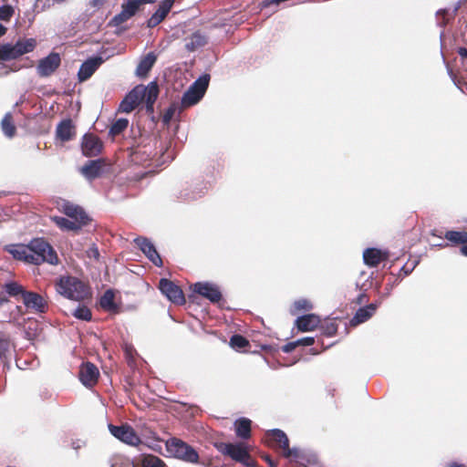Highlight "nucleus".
I'll list each match as a JSON object with an SVG mask.
<instances>
[{
	"instance_id": "1",
	"label": "nucleus",
	"mask_w": 467,
	"mask_h": 467,
	"mask_svg": "<svg viewBox=\"0 0 467 467\" xmlns=\"http://www.w3.org/2000/svg\"><path fill=\"white\" fill-rule=\"evenodd\" d=\"M56 291L64 297L81 301L90 296L88 286L75 276L64 275L56 282Z\"/></svg>"
},
{
	"instance_id": "2",
	"label": "nucleus",
	"mask_w": 467,
	"mask_h": 467,
	"mask_svg": "<svg viewBox=\"0 0 467 467\" xmlns=\"http://www.w3.org/2000/svg\"><path fill=\"white\" fill-rule=\"evenodd\" d=\"M31 252V264L41 265L48 263L50 265L57 264V255L52 246L44 239L36 238L29 243Z\"/></svg>"
},
{
	"instance_id": "3",
	"label": "nucleus",
	"mask_w": 467,
	"mask_h": 467,
	"mask_svg": "<svg viewBox=\"0 0 467 467\" xmlns=\"http://www.w3.org/2000/svg\"><path fill=\"white\" fill-rule=\"evenodd\" d=\"M214 447L223 455L246 467H254V460L242 443L215 442Z\"/></svg>"
},
{
	"instance_id": "4",
	"label": "nucleus",
	"mask_w": 467,
	"mask_h": 467,
	"mask_svg": "<svg viewBox=\"0 0 467 467\" xmlns=\"http://www.w3.org/2000/svg\"><path fill=\"white\" fill-rule=\"evenodd\" d=\"M210 76L199 77L184 92L181 100V110L197 104L204 96L209 86Z\"/></svg>"
},
{
	"instance_id": "5",
	"label": "nucleus",
	"mask_w": 467,
	"mask_h": 467,
	"mask_svg": "<svg viewBox=\"0 0 467 467\" xmlns=\"http://www.w3.org/2000/svg\"><path fill=\"white\" fill-rule=\"evenodd\" d=\"M36 46V42L34 38L19 39L16 44H4L0 46V60L8 61L16 59L32 52Z\"/></svg>"
},
{
	"instance_id": "6",
	"label": "nucleus",
	"mask_w": 467,
	"mask_h": 467,
	"mask_svg": "<svg viewBox=\"0 0 467 467\" xmlns=\"http://www.w3.org/2000/svg\"><path fill=\"white\" fill-rule=\"evenodd\" d=\"M167 451L175 458L182 461L197 463L199 454L193 447L177 438H171L166 441Z\"/></svg>"
},
{
	"instance_id": "7",
	"label": "nucleus",
	"mask_w": 467,
	"mask_h": 467,
	"mask_svg": "<svg viewBox=\"0 0 467 467\" xmlns=\"http://www.w3.org/2000/svg\"><path fill=\"white\" fill-rule=\"evenodd\" d=\"M161 292L173 304L183 305L185 298L182 290L173 282L161 278L159 283Z\"/></svg>"
},
{
	"instance_id": "8",
	"label": "nucleus",
	"mask_w": 467,
	"mask_h": 467,
	"mask_svg": "<svg viewBox=\"0 0 467 467\" xmlns=\"http://www.w3.org/2000/svg\"><path fill=\"white\" fill-rule=\"evenodd\" d=\"M145 89L141 85L133 88L129 93L126 94L119 106V111L122 113H130L134 110L142 101V92Z\"/></svg>"
},
{
	"instance_id": "9",
	"label": "nucleus",
	"mask_w": 467,
	"mask_h": 467,
	"mask_svg": "<svg viewBox=\"0 0 467 467\" xmlns=\"http://www.w3.org/2000/svg\"><path fill=\"white\" fill-rule=\"evenodd\" d=\"M192 290L212 303H218L222 299L219 286L213 283L197 282L192 285Z\"/></svg>"
},
{
	"instance_id": "10",
	"label": "nucleus",
	"mask_w": 467,
	"mask_h": 467,
	"mask_svg": "<svg viewBox=\"0 0 467 467\" xmlns=\"http://www.w3.org/2000/svg\"><path fill=\"white\" fill-rule=\"evenodd\" d=\"M109 430L115 438L127 444L137 445L140 442V438L136 435L134 430L127 424L121 426L109 424Z\"/></svg>"
},
{
	"instance_id": "11",
	"label": "nucleus",
	"mask_w": 467,
	"mask_h": 467,
	"mask_svg": "<svg viewBox=\"0 0 467 467\" xmlns=\"http://www.w3.org/2000/svg\"><path fill=\"white\" fill-rule=\"evenodd\" d=\"M61 59L57 53H50L47 57L39 60L36 72L39 77L47 78L52 75L60 66Z\"/></svg>"
},
{
	"instance_id": "12",
	"label": "nucleus",
	"mask_w": 467,
	"mask_h": 467,
	"mask_svg": "<svg viewBox=\"0 0 467 467\" xmlns=\"http://www.w3.org/2000/svg\"><path fill=\"white\" fill-rule=\"evenodd\" d=\"M134 243L140 247L142 253L157 266L162 265V260L155 249L153 244L144 237H138L134 239Z\"/></svg>"
},
{
	"instance_id": "13",
	"label": "nucleus",
	"mask_w": 467,
	"mask_h": 467,
	"mask_svg": "<svg viewBox=\"0 0 467 467\" xmlns=\"http://www.w3.org/2000/svg\"><path fill=\"white\" fill-rule=\"evenodd\" d=\"M175 0H161L157 10L147 21V27L153 28L161 24L171 11Z\"/></svg>"
},
{
	"instance_id": "14",
	"label": "nucleus",
	"mask_w": 467,
	"mask_h": 467,
	"mask_svg": "<svg viewBox=\"0 0 467 467\" xmlns=\"http://www.w3.org/2000/svg\"><path fill=\"white\" fill-rule=\"evenodd\" d=\"M24 305L36 312L44 313L47 309V302L39 294L26 291L22 297Z\"/></svg>"
},
{
	"instance_id": "15",
	"label": "nucleus",
	"mask_w": 467,
	"mask_h": 467,
	"mask_svg": "<svg viewBox=\"0 0 467 467\" xmlns=\"http://www.w3.org/2000/svg\"><path fill=\"white\" fill-rule=\"evenodd\" d=\"M99 375L98 368L90 362L83 364L79 368V379L87 387L93 386L97 382Z\"/></svg>"
},
{
	"instance_id": "16",
	"label": "nucleus",
	"mask_w": 467,
	"mask_h": 467,
	"mask_svg": "<svg viewBox=\"0 0 467 467\" xmlns=\"http://www.w3.org/2000/svg\"><path fill=\"white\" fill-rule=\"evenodd\" d=\"M103 62L104 59L101 57H91L83 62L78 69V79L80 81L88 79Z\"/></svg>"
},
{
	"instance_id": "17",
	"label": "nucleus",
	"mask_w": 467,
	"mask_h": 467,
	"mask_svg": "<svg viewBox=\"0 0 467 467\" xmlns=\"http://www.w3.org/2000/svg\"><path fill=\"white\" fill-rule=\"evenodd\" d=\"M81 149L87 157L97 156L102 150V143L96 136L87 134L83 137Z\"/></svg>"
},
{
	"instance_id": "18",
	"label": "nucleus",
	"mask_w": 467,
	"mask_h": 467,
	"mask_svg": "<svg viewBox=\"0 0 467 467\" xmlns=\"http://www.w3.org/2000/svg\"><path fill=\"white\" fill-rule=\"evenodd\" d=\"M266 437L270 446L274 448H279L283 451L289 445L288 437L283 431L279 429H273L268 431L266 432Z\"/></svg>"
},
{
	"instance_id": "19",
	"label": "nucleus",
	"mask_w": 467,
	"mask_h": 467,
	"mask_svg": "<svg viewBox=\"0 0 467 467\" xmlns=\"http://www.w3.org/2000/svg\"><path fill=\"white\" fill-rule=\"evenodd\" d=\"M320 323V318L315 314L298 317L296 319V327L301 332L313 331Z\"/></svg>"
},
{
	"instance_id": "20",
	"label": "nucleus",
	"mask_w": 467,
	"mask_h": 467,
	"mask_svg": "<svg viewBox=\"0 0 467 467\" xmlns=\"http://www.w3.org/2000/svg\"><path fill=\"white\" fill-rule=\"evenodd\" d=\"M145 90L142 92V100L146 102V109L148 112L153 111V105L159 95V88L155 82H150L148 86L141 85Z\"/></svg>"
},
{
	"instance_id": "21",
	"label": "nucleus",
	"mask_w": 467,
	"mask_h": 467,
	"mask_svg": "<svg viewBox=\"0 0 467 467\" xmlns=\"http://www.w3.org/2000/svg\"><path fill=\"white\" fill-rule=\"evenodd\" d=\"M62 211L67 217H69L73 220H76V221H79L82 223L87 224V223L88 221V217L86 214V213L83 211V209L78 205L73 204V203H70L67 202H64L62 205Z\"/></svg>"
},
{
	"instance_id": "22",
	"label": "nucleus",
	"mask_w": 467,
	"mask_h": 467,
	"mask_svg": "<svg viewBox=\"0 0 467 467\" xmlns=\"http://www.w3.org/2000/svg\"><path fill=\"white\" fill-rule=\"evenodd\" d=\"M388 254L377 248H367L363 252L364 263L368 266H377L381 261L387 259Z\"/></svg>"
},
{
	"instance_id": "23",
	"label": "nucleus",
	"mask_w": 467,
	"mask_h": 467,
	"mask_svg": "<svg viewBox=\"0 0 467 467\" xmlns=\"http://www.w3.org/2000/svg\"><path fill=\"white\" fill-rule=\"evenodd\" d=\"M102 161L100 159L88 161L81 167V174L88 180L91 181L98 178L101 173Z\"/></svg>"
},
{
	"instance_id": "24",
	"label": "nucleus",
	"mask_w": 467,
	"mask_h": 467,
	"mask_svg": "<svg viewBox=\"0 0 467 467\" xmlns=\"http://www.w3.org/2000/svg\"><path fill=\"white\" fill-rule=\"evenodd\" d=\"M377 307V304H370L366 306L358 308L355 316L351 318L350 324L352 326H357L366 322L375 314Z\"/></svg>"
},
{
	"instance_id": "25",
	"label": "nucleus",
	"mask_w": 467,
	"mask_h": 467,
	"mask_svg": "<svg viewBox=\"0 0 467 467\" xmlns=\"http://www.w3.org/2000/svg\"><path fill=\"white\" fill-rule=\"evenodd\" d=\"M185 41L186 50L189 52H194L206 45L207 37L202 32L196 31L187 37Z\"/></svg>"
},
{
	"instance_id": "26",
	"label": "nucleus",
	"mask_w": 467,
	"mask_h": 467,
	"mask_svg": "<svg viewBox=\"0 0 467 467\" xmlns=\"http://www.w3.org/2000/svg\"><path fill=\"white\" fill-rule=\"evenodd\" d=\"M156 60L157 56L153 52L148 53L139 62L136 68V75L139 77H146L154 66Z\"/></svg>"
},
{
	"instance_id": "27",
	"label": "nucleus",
	"mask_w": 467,
	"mask_h": 467,
	"mask_svg": "<svg viewBox=\"0 0 467 467\" xmlns=\"http://www.w3.org/2000/svg\"><path fill=\"white\" fill-rule=\"evenodd\" d=\"M57 137L62 141L71 140L74 135V127L70 119L62 120L56 130Z\"/></svg>"
},
{
	"instance_id": "28",
	"label": "nucleus",
	"mask_w": 467,
	"mask_h": 467,
	"mask_svg": "<svg viewBox=\"0 0 467 467\" xmlns=\"http://www.w3.org/2000/svg\"><path fill=\"white\" fill-rule=\"evenodd\" d=\"M115 293L112 289H108L105 291V293L102 295L99 300L100 306L107 311L110 312H118L119 306L116 305L115 301Z\"/></svg>"
},
{
	"instance_id": "29",
	"label": "nucleus",
	"mask_w": 467,
	"mask_h": 467,
	"mask_svg": "<svg viewBox=\"0 0 467 467\" xmlns=\"http://www.w3.org/2000/svg\"><path fill=\"white\" fill-rule=\"evenodd\" d=\"M54 221L59 228H61L63 230H68V231H78L83 225L86 224V223H80L79 221H76L71 218H65V217H55Z\"/></svg>"
},
{
	"instance_id": "30",
	"label": "nucleus",
	"mask_w": 467,
	"mask_h": 467,
	"mask_svg": "<svg viewBox=\"0 0 467 467\" xmlns=\"http://www.w3.org/2000/svg\"><path fill=\"white\" fill-rule=\"evenodd\" d=\"M252 421L246 418H241L235 421L236 435L242 439H248L251 435Z\"/></svg>"
},
{
	"instance_id": "31",
	"label": "nucleus",
	"mask_w": 467,
	"mask_h": 467,
	"mask_svg": "<svg viewBox=\"0 0 467 467\" xmlns=\"http://www.w3.org/2000/svg\"><path fill=\"white\" fill-rule=\"evenodd\" d=\"M1 129L5 137L11 139L16 134V127L12 120L11 113H6L1 121Z\"/></svg>"
},
{
	"instance_id": "32",
	"label": "nucleus",
	"mask_w": 467,
	"mask_h": 467,
	"mask_svg": "<svg viewBox=\"0 0 467 467\" xmlns=\"http://www.w3.org/2000/svg\"><path fill=\"white\" fill-rule=\"evenodd\" d=\"M5 291L13 297L21 296L23 297V294L26 293V290L16 282H8L5 284Z\"/></svg>"
},
{
	"instance_id": "33",
	"label": "nucleus",
	"mask_w": 467,
	"mask_h": 467,
	"mask_svg": "<svg viewBox=\"0 0 467 467\" xmlns=\"http://www.w3.org/2000/svg\"><path fill=\"white\" fill-rule=\"evenodd\" d=\"M445 238L453 244H467V232L448 231Z\"/></svg>"
},
{
	"instance_id": "34",
	"label": "nucleus",
	"mask_w": 467,
	"mask_h": 467,
	"mask_svg": "<svg viewBox=\"0 0 467 467\" xmlns=\"http://www.w3.org/2000/svg\"><path fill=\"white\" fill-rule=\"evenodd\" d=\"M14 256L17 259L24 260L27 263H31V252L29 244L26 246H17L12 251Z\"/></svg>"
},
{
	"instance_id": "35",
	"label": "nucleus",
	"mask_w": 467,
	"mask_h": 467,
	"mask_svg": "<svg viewBox=\"0 0 467 467\" xmlns=\"http://www.w3.org/2000/svg\"><path fill=\"white\" fill-rule=\"evenodd\" d=\"M141 467H165L164 462L157 456L145 455L140 460Z\"/></svg>"
},
{
	"instance_id": "36",
	"label": "nucleus",
	"mask_w": 467,
	"mask_h": 467,
	"mask_svg": "<svg viewBox=\"0 0 467 467\" xmlns=\"http://www.w3.org/2000/svg\"><path fill=\"white\" fill-rule=\"evenodd\" d=\"M11 348V342L6 334L0 331V360L5 358Z\"/></svg>"
},
{
	"instance_id": "37",
	"label": "nucleus",
	"mask_w": 467,
	"mask_h": 467,
	"mask_svg": "<svg viewBox=\"0 0 467 467\" xmlns=\"http://www.w3.org/2000/svg\"><path fill=\"white\" fill-rule=\"evenodd\" d=\"M128 124L129 120L127 119L120 118L112 124L109 130V133L114 136L119 135L128 127Z\"/></svg>"
},
{
	"instance_id": "38",
	"label": "nucleus",
	"mask_w": 467,
	"mask_h": 467,
	"mask_svg": "<svg viewBox=\"0 0 467 467\" xmlns=\"http://www.w3.org/2000/svg\"><path fill=\"white\" fill-rule=\"evenodd\" d=\"M229 344L234 349H242L248 346L249 342L241 335H234L231 337Z\"/></svg>"
},
{
	"instance_id": "39",
	"label": "nucleus",
	"mask_w": 467,
	"mask_h": 467,
	"mask_svg": "<svg viewBox=\"0 0 467 467\" xmlns=\"http://www.w3.org/2000/svg\"><path fill=\"white\" fill-rule=\"evenodd\" d=\"M73 316L81 320L89 321L92 317L91 311L87 306H78L73 312Z\"/></svg>"
},
{
	"instance_id": "40",
	"label": "nucleus",
	"mask_w": 467,
	"mask_h": 467,
	"mask_svg": "<svg viewBox=\"0 0 467 467\" xmlns=\"http://www.w3.org/2000/svg\"><path fill=\"white\" fill-rule=\"evenodd\" d=\"M140 3L138 0H127L122 4V9L126 11L128 15L131 17L136 14L140 7Z\"/></svg>"
},
{
	"instance_id": "41",
	"label": "nucleus",
	"mask_w": 467,
	"mask_h": 467,
	"mask_svg": "<svg viewBox=\"0 0 467 467\" xmlns=\"http://www.w3.org/2000/svg\"><path fill=\"white\" fill-rule=\"evenodd\" d=\"M15 14V9L10 5H3L0 6V20L9 21Z\"/></svg>"
},
{
	"instance_id": "42",
	"label": "nucleus",
	"mask_w": 467,
	"mask_h": 467,
	"mask_svg": "<svg viewBox=\"0 0 467 467\" xmlns=\"http://www.w3.org/2000/svg\"><path fill=\"white\" fill-rule=\"evenodd\" d=\"M283 455L285 458L291 459V460H298L302 457V451L296 448H289V445L284 450Z\"/></svg>"
},
{
	"instance_id": "43",
	"label": "nucleus",
	"mask_w": 467,
	"mask_h": 467,
	"mask_svg": "<svg viewBox=\"0 0 467 467\" xmlns=\"http://www.w3.org/2000/svg\"><path fill=\"white\" fill-rule=\"evenodd\" d=\"M293 306H294L295 310H296V311L310 310L313 307L311 302L305 298H301V299L295 301Z\"/></svg>"
},
{
	"instance_id": "44",
	"label": "nucleus",
	"mask_w": 467,
	"mask_h": 467,
	"mask_svg": "<svg viewBox=\"0 0 467 467\" xmlns=\"http://www.w3.org/2000/svg\"><path fill=\"white\" fill-rule=\"evenodd\" d=\"M130 17L131 16L128 15L125 10L122 9L119 14L116 15L113 17V22L115 25H120L129 20Z\"/></svg>"
},
{
	"instance_id": "45",
	"label": "nucleus",
	"mask_w": 467,
	"mask_h": 467,
	"mask_svg": "<svg viewBox=\"0 0 467 467\" xmlns=\"http://www.w3.org/2000/svg\"><path fill=\"white\" fill-rule=\"evenodd\" d=\"M176 109L177 106L173 104L166 110L162 118L164 123H169L171 121V119L174 116Z\"/></svg>"
},
{
	"instance_id": "46",
	"label": "nucleus",
	"mask_w": 467,
	"mask_h": 467,
	"mask_svg": "<svg viewBox=\"0 0 467 467\" xmlns=\"http://www.w3.org/2000/svg\"><path fill=\"white\" fill-rule=\"evenodd\" d=\"M87 255L88 258H93L95 260H99V252L96 245H92L88 251Z\"/></svg>"
},
{
	"instance_id": "47",
	"label": "nucleus",
	"mask_w": 467,
	"mask_h": 467,
	"mask_svg": "<svg viewBox=\"0 0 467 467\" xmlns=\"http://www.w3.org/2000/svg\"><path fill=\"white\" fill-rule=\"evenodd\" d=\"M298 346H312L315 343L313 337H306L296 340Z\"/></svg>"
},
{
	"instance_id": "48",
	"label": "nucleus",
	"mask_w": 467,
	"mask_h": 467,
	"mask_svg": "<svg viewBox=\"0 0 467 467\" xmlns=\"http://www.w3.org/2000/svg\"><path fill=\"white\" fill-rule=\"evenodd\" d=\"M298 346V344L296 343V341H293V342H289L285 345H284L282 347V350L285 352V353H290L292 352L296 347Z\"/></svg>"
},
{
	"instance_id": "49",
	"label": "nucleus",
	"mask_w": 467,
	"mask_h": 467,
	"mask_svg": "<svg viewBox=\"0 0 467 467\" xmlns=\"http://www.w3.org/2000/svg\"><path fill=\"white\" fill-rule=\"evenodd\" d=\"M263 458L270 467H276V463L271 459L269 455H265Z\"/></svg>"
},
{
	"instance_id": "50",
	"label": "nucleus",
	"mask_w": 467,
	"mask_h": 467,
	"mask_svg": "<svg viewBox=\"0 0 467 467\" xmlns=\"http://www.w3.org/2000/svg\"><path fill=\"white\" fill-rule=\"evenodd\" d=\"M458 54L462 58H467V48L465 47H459L458 48Z\"/></svg>"
},
{
	"instance_id": "51",
	"label": "nucleus",
	"mask_w": 467,
	"mask_h": 467,
	"mask_svg": "<svg viewBox=\"0 0 467 467\" xmlns=\"http://www.w3.org/2000/svg\"><path fill=\"white\" fill-rule=\"evenodd\" d=\"M84 444H85V443H84V441H74V442L72 443V447H73V449H75V450H78V449H80L81 447H83V446H84Z\"/></svg>"
},
{
	"instance_id": "52",
	"label": "nucleus",
	"mask_w": 467,
	"mask_h": 467,
	"mask_svg": "<svg viewBox=\"0 0 467 467\" xmlns=\"http://www.w3.org/2000/svg\"><path fill=\"white\" fill-rule=\"evenodd\" d=\"M416 264H417V263H414V264L412 265V267H410V268H408V267H407V265H404V266L402 267V270L404 271L405 275H409V274H410V273H411V271L413 270V268L415 267Z\"/></svg>"
},
{
	"instance_id": "53",
	"label": "nucleus",
	"mask_w": 467,
	"mask_h": 467,
	"mask_svg": "<svg viewBox=\"0 0 467 467\" xmlns=\"http://www.w3.org/2000/svg\"><path fill=\"white\" fill-rule=\"evenodd\" d=\"M365 298H366V295H365V294H361V295H359V296H358V298H357V303H358V305L363 304V303L365 302V301H364V299H365Z\"/></svg>"
},
{
	"instance_id": "54",
	"label": "nucleus",
	"mask_w": 467,
	"mask_h": 467,
	"mask_svg": "<svg viewBox=\"0 0 467 467\" xmlns=\"http://www.w3.org/2000/svg\"><path fill=\"white\" fill-rule=\"evenodd\" d=\"M202 194H203V191H201L199 192L198 193H192V195L189 196L188 198L189 199H192V200H194V199H197L198 197H201Z\"/></svg>"
},
{
	"instance_id": "55",
	"label": "nucleus",
	"mask_w": 467,
	"mask_h": 467,
	"mask_svg": "<svg viewBox=\"0 0 467 467\" xmlns=\"http://www.w3.org/2000/svg\"><path fill=\"white\" fill-rule=\"evenodd\" d=\"M447 467H466L464 464L458 462H451L447 465Z\"/></svg>"
},
{
	"instance_id": "56",
	"label": "nucleus",
	"mask_w": 467,
	"mask_h": 467,
	"mask_svg": "<svg viewBox=\"0 0 467 467\" xmlns=\"http://www.w3.org/2000/svg\"><path fill=\"white\" fill-rule=\"evenodd\" d=\"M103 3H104V0H92V5L93 6L101 5Z\"/></svg>"
},
{
	"instance_id": "57",
	"label": "nucleus",
	"mask_w": 467,
	"mask_h": 467,
	"mask_svg": "<svg viewBox=\"0 0 467 467\" xmlns=\"http://www.w3.org/2000/svg\"><path fill=\"white\" fill-rule=\"evenodd\" d=\"M140 5H142V4H153L155 3L157 0H138Z\"/></svg>"
},
{
	"instance_id": "58",
	"label": "nucleus",
	"mask_w": 467,
	"mask_h": 467,
	"mask_svg": "<svg viewBox=\"0 0 467 467\" xmlns=\"http://www.w3.org/2000/svg\"><path fill=\"white\" fill-rule=\"evenodd\" d=\"M6 27L0 24V36H4L6 33Z\"/></svg>"
},
{
	"instance_id": "59",
	"label": "nucleus",
	"mask_w": 467,
	"mask_h": 467,
	"mask_svg": "<svg viewBox=\"0 0 467 467\" xmlns=\"http://www.w3.org/2000/svg\"><path fill=\"white\" fill-rule=\"evenodd\" d=\"M461 253H462L463 255L467 256V244H464V245H462V246L461 247Z\"/></svg>"
},
{
	"instance_id": "60",
	"label": "nucleus",
	"mask_w": 467,
	"mask_h": 467,
	"mask_svg": "<svg viewBox=\"0 0 467 467\" xmlns=\"http://www.w3.org/2000/svg\"><path fill=\"white\" fill-rule=\"evenodd\" d=\"M7 302V299L5 297H0V306H3L5 303Z\"/></svg>"
},
{
	"instance_id": "61",
	"label": "nucleus",
	"mask_w": 467,
	"mask_h": 467,
	"mask_svg": "<svg viewBox=\"0 0 467 467\" xmlns=\"http://www.w3.org/2000/svg\"><path fill=\"white\" fill-rule=\"evenodd\" d=\"M445 12H446L445 10H440V11H438V12H437V15H440V14H441V13L443 14V13H445Z\"/></svg>"
},
{
	"instance_id": "62",
	"label": "nucleus",
	"mask_w": 467,
	"mask_h": 467,
	"mask_svg": "<svg viewBox=\"0 0 467 467\" xmlns=\"http://www.w3.org/2000/svg\"><path fill=\"white\" fill-rule=\"evenodd\" d=\"M466 222H467V219H466Z\"/></svg>"
}]
</instances>
